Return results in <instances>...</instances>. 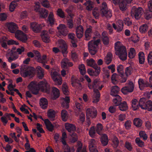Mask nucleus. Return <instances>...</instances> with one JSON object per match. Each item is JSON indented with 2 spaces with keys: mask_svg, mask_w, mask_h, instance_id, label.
Returning <instances> with one entry per match:
<instances>
[{
  "mask_svg": "<svg viewBox=\"0 0 152 152\" xmlns=\"http://www.w3.org/2000/svg\"><path fill=\"white\" fill-rule=\"evenodd\" d=\"M39 105L43 109L47 108L48 104L47 99L45 98H42L39 100Z\"/></svg>",
  "mask_w": 152,
  "mask_h": 152,
  "instance_id": "25",
  "label": "nucleus"
},
{
  "mask_svg": "<svg viewBox=\"0 0 152 152\" xmlns=\"http://www.w3.org/2000/svg\"><path fill=\"white\" fill-rule=\"evenodd\" d=\"M20 0H15V1H13L10 3L9 6V10L10 11H13L15 7L17 5V2L19 1Z\"/></svg>",
  "mask_w": 152,
  "mask_h": 152,
  "instance_id": "44",
  "label": "nucleus"
},
{
  "mask_svg": "<svg viewBox=\"0 0 152 152\" xmlns=\"http://www.w3.org/2000/svg\"><path fill=\"white\" fill-rule=\"evenodd\" d=\"M114 98L113 99V101L115 106H118L121 102L122 98L118 95L114 96Z\"/></svg>",
  "mask_w": 152,
  "mask_h": 152,
  "instance_id": "34",
  "label": "nucleus"
},
{
  "mask_svg": "<svg viewBox=\"0 0 152 152\" xmlns=\"http://www.w3.org/2000/svg\"><path fill=\"white\" fill-rule=\"evenodd\" d=\"M56 15L60 18H64L65 17V13L61 8H58L56 11Z\"/></svg>",
  "mask_w": 152,
  "mask_h": 152,
  "instance_id": "47",
  "label": "nucleus"
},
{
  "mask_svg": "<svg viewBox=\"0 0 152 152\" xmlns=\"http://www.w3.org/2000/svg\"><path fill=\"white\" fill-rule=\"evenodd\" d=\"M127 0H119L118 5L120 10L123 12H124L127 9Z\"/></svg>",
  "mask_w": 152,
  "mask_h": 152,
  "instance_id": "18",
  "label": "nucleus"
},
{
  "mask_svg": "<svg viewBox=\"0 0 152 152\" xmlns=\"http://www.w3.org/2000/svg\"><path fill=\"white\" fill-rule=\"evenodd\" d=\"M41 2L42 5L46 8H49L50 7V4L49 1L47 0H40Z\"/></svg>",
  "mask_w": 152,
  "mask_h": 152,
  "instance_id": "64",
  "label": "nucleus"
},
{
  "mask_svg": "<svg viewBox=\"0 0 152 152\" xmlns=\"http://www.w3.org/2000/svg\"><path fill=\"white\" fill-rule=\"evenodd\" d=\"M30 27L34 32L38 33V24L37 23L34 22L31 23Z\"/></svg>",
  "mask_w": 152,
  "mask_h": 152,
  "instance_id": "45",
  "label": "nucleus"
},
{
  "mask_svg": "<svg viewBox=\"0 0 152 152\" xmlns=\"http://www.w3.org/2000/svg\"><path fill=\"white\" fill-rule=\"evenodd\" d=\"M64 101L62 104V105L66 108H68L69 107V103L70 102L69 97L66 96L64 98Z\"/></svg>",
  "mask_w": 152,
  "mask_h": 152,
  "instance_id": "40",
  "label": "nucleus"
},
{
  "mask_svg": "<svg viewBox=\"0 0 152 152\" xmlns=\"http://www.w3.org/2000/svg\"><path fill=\"white\" fill-rule=\"evenodd\" d=\"M143 15L145 19L148 20L152 18V12L149 10H145Z\"/></svg>",
  "mask_w": 152,
  "mask_h": 152,
  "instance_id": "37",
  "label": "nucleus"
},
{
  "mask_svg": "<svg viewBox=\"0 0 152 152\" xmlns=\"http://www.w3.org/2000/svg\"><path fill=\"white\" fill-rule=\"evenodd\" d=\"M101 7L100 13L102 17L105 16L107 18H110L112 17L111 11L107 10V5L106 2H104L102 3Z\"/></svg>",
  "mask_w": 152,
  "mask_h": 152,
  "instance_id": "8",
  "label": "nucleus"
},
{
  "mask_svg": "<svg viewBox=\"0 0 152 152\" xmlns=\"http://www.w3.org/2000/svg\"><path fill=\"white\" fill-rule=\"evenodd\" d=\"M48 14V11L45 8H39V20L40 18H46Z\"/></svg>",
  "mask_w": 152,
  "mask_h": 152,
  "instance_id": "21",
  "label": "nucleus"
},
{
  "mask_svg": "<svg viewBox=\"0 0 152 152\" xmlns=\"http://www.w3.org/2000/svg\"><path fill=\"white\" fill-rule=\"evenodd\" d=\"M100 138V141L103 146L107 145L109 141L108 137L106 134H102Z\"/></svg>",
  "mask_w": 152,
  "mask_h": 152,
  "instance_id": "23",
  "label": "nucleus"
},
{
  "mask_svg": "<svg viewBox=\"0 0 152 152\" xmlns=\"http://www.w3.org/2000/svg\"><path fill=\"white\" fill-rule=\"evenodd\" d=\"M79 69L81 74L84 75L86 73V69L85 66L83 64H81L79 66Z\"/></svg>",
  "mask_w": 152,
  "mask_h": 152,
  "instance_id": "61",
  "label": "nucleus"
},
{
  "mask_svg": "<svg viewBox=\"0 0 152 152\" xmlns=\"http://www.w3.org/2000/svg\"><path fill=\"white\" fill-rule=\"evenodd\" d=\"M29 90L35 95L38 94V83L35 81H32L30 82L28 86Z\"/></svg>",
  "mask_w": 152,
  "mask_h": 152,
  "instance_id": "11",
  "label": "nucleus"
},
{
  "mask_svg": "<svg viewBox=\"0 0 152 152\" xmlns=\"http://www.w3.org/2000/svg\"><path fill=\"white\" fill-rule=\"evenodd\" d=\"M134 85L132 81H129L128 85L123 87L121 91L124 94H127L129 93L132 92L134 90Z\"/></svg>",
  "mask_w": 152,
  "mask_h": 152,
  "instance_id": "10",
  "label": "nucleus"
},
{
  "mask_svg": "<svg viewBox=\"0 0 152 152\" xmlns=\"http://www.w3.org/2000/svg\"><path fill=\"white\" fill-rule=\"evenodd\" d=\"M76 34L78 39L81 38L84 34V28L82 25L77 26L75 29Z\"/></svg>",
  "mask_w": 152,
  "mask_h": 152,
  "instance_id": "15",
  "label": "nucleus"
},
{
  "mask_svg": "<svg viewBox=\"0 0 152 152\" xmlns=\"http://www.w3.org/2000/svg\"><path fill=\"white\" fill-rule=\"evenodd\" d=\"M113 56L111 53H108L105 58V62L106 64H109L112 61Z\"/></svg>",
  "mask_w": 152,
  "mask_h": 152,
  "instance_id": "43",
  "label": "nucleus"
},
{
  "mask_svg": "<svg viewBox=\"0 0 152 152\" xmlns=\"http://www.w3.org/2000/svg\"><path fill=\"white\" fill-rule=\"evenodd\" d=\"M97 113L96 110L94 107L88 108L86 110V117L95 118L97 116Z\"/></svg>",
  "mask_w": 152,
  "mask_h": 152,
  "instance_id": "12",
  "label": "nucleus"
},
{
  "mask_svg": "<svg viewBox=\"0 0 152 152\" xmlns=\"http://www.w3.org/2000/svg\"><path fill=\"white\" fill-rule=\"evenodd\" d=\"M135 51L134 48H131L128 54V57L130 58H133L135 57Z\"/></svg>",
  "mask_w": 152,
  "mask_h": 152,
  "instance_id": "57",
  "label": "nucleus"
},
{
  "mask_svg": "<svg viewBox=\"0 0 152 152\" xmlns=\"http://www.w3.org/2000/svg\"><path fill=\"white\" fill-rule=\"evenodd\" d=\"M52 92L53 93V99H56L58 98L60 96V91L57 88L53 87L52 88Z\"/></svg>",
  "mask_w": 152,
  "mask_h": 152,
  "instance_id": "31",
  "label": "nucleus"
},
{
  "mask_svg": "<svg viewBox=\"0 0 152 152\" xmlns=\"http://www.w3.org/2000/svg\"><path fill=\"white\" fill-rule=\"evenodd\" d=\"M24 51V48L23 47L20 48H18L16 51L12 50L10 56L8 59V61L10 63L12 61L16 60L18 57V53L19 54H21Z\"/></svg>",
  "mask_w": 152,
  "mask_h": 152,
  "instance_id": "7",
  "label": "nucleus"
},
{
  "mask_svg": "<svg viewBox=\"0 0 152 152\" xmlns=\"http://www.w3.org/2000/svg\"><path fill=\"white\" fill-rule=\"evenodd\" d=\"M62 89L63 93L65 95H68L69 93L68 87L66 83H63Z\"/></svg>",
  "mask_w": 152,
  "mask_h": 152,
  "instance_id": "55",
  "label": "nucleus"
},
{
  "mask_svg": "<svg viewBox=\"0 0 152 152\" xmlns=\"http://www.w3.org/2000/svg\"><path fill=\"white\" fill-rule=\"evenodd\" d=\"M148 101L146 98H142L140 100L139 102L138 103L139 107H140L142 109H144L146 108V105L147 102Z\"/></svg>",
  "mask_w": 152,
  "mask_h": 152,
  "instance_id": "33",
  "label": "nucleus"
},
{
  "mask_svg": "<svg viewBox=\"0 0 152 152\" xmlns=\"http://www.w3.org/2000/svg\"><path fill=\"white\" fill-rule=\"evenodd\" d=\"M97 142L94 139H91L89 141V148L90 152H98L96 145Z\"/></svg>",
  "mask_w": 152,
  "mask_h": 152,
  "instance_id": "14",
  "label": "nucleus"
},
{
  "mask_svg": "<svg viewBox=\"0 0 152 152\" xmlns=\"http://www.w3.org/2000/svg\"><path fill=\"white\" fill-rule=\"evenodd\" d=\"M113 144V147L114 148H116L118 146L119 141L118 138L115 136H114L112 140Z\"/></svg>",
  "mask_w": 152,
  "mask_h": 152,
  "instance_id": "58",
  "label": "nucleus"
},
{
  "mask_svg": "<svg viewBox=\"0 0 152 152\" xmlns=\"http://www.w3.org/2000/svg\"><path fill=\"white\" fill-rule=\"evenodd\" d=\"M102 82L100 81L99 80L97 79H95L93 81L92 84L91 85L88 83V86L89 89H93L94 92L95 93V97L94 98L93 102L96 103L99 100L100 96V93L99 90H101L104 87L103 84H101Z\"/></svg>",
  "mask_w": 152,
  "mask_h": 152,
  "instance_id": "1",
  "label": "nucleus"
},
{
  "mask_svg": "<svg viewBox=\"0 0 152 152\" xmlns=\"http://www.w3.org/2000/svg\"><path fill=\"white\" fill-rule=\"evenodd\" d=\"M80 82V80L76 77H75V76L72 75L71 78V82L72 86L73 87H75L77 86L76 84Z\"/></svg>",
  "mask_w": 152,
  "mask_h": 152,
  "instance_id": "48",
  "label": "nucleus"
},
{
  "mask_svg": "<svg viewBox=\"0 0 152 152\" xmlns=\"http://www.w3.org/2000/svg\"><path fill=\"white\" fill-rule=\"evenodd\" d=\"M92 13L94 18L95 19L99 18V10L97 7H95L92 10Z\"/></svg>",
  "mask_w": 152,
  "mask_h": 152,
  "instance_id": "46",
  "label": "nucleus"
},
{
  "mask_svg": "<svg viewBox=\"0 0 152 152\" xmlns=\"http://www.w3.org/2000/svg\"><path fill=\"white\" fill-rule=\"evenodd\" d=\"M89 134L91 137H94L96 134L95 127L94 126H92L90 128Z\"/></svg>",
  "mask_w": 152,
  "mask_h": 152,
  "instance_id": "52",
  "label": "nucleus"
},
{
  "mask_svg": "<svg viewBox=\"0 0 152 152\" xmlns=\"http://www.w3.org/2000/svg\"><path fill=\"white\" fill-rule=\"evenodd\" d=\"M7 26L9 31L11 33H15L17 31L18 26L13 22H11L8 23Z\"/></svg>",
  "mask_w": 152,
  "mask_h": 152,
  "instance_id": "19",
  "label": "nucleus"
},
{
  "mask_svg": "<svg viewBox=\"0 0 152 152\" xmlns=\"http://www.w3.org/2000/svg\"><path fill=\"white\" fill-rule=\"evenodd\" d=\"M100 42V39H98L96 40H91L88 42V50L91 55H94L97 53Z\"/></svg>",
  "mask_w": 152,
  "mask_h": 152,
  "instance_id": "4",
  "label": "nucleus"
},
{
  "mask_svg": "<svg viewBox=\"0 0 152 152\" xmlns=\"http://www.w3.org/2000/svg\"><path fill=\"white\" fill-rule=\"evenodd\" d=\"M117 23V32H120L122 31L123 29V23L122 22V21L121 20H118Z\"/></svg>",
  "mask_w": 152,
  "mask_h": 152,
  "instance_id": "53",
  "label": "nucleus"
},
{
  "mask_svg": "<svg viewBox=\"0 0 152 152\" xmlns=\"http://www.w3.org/2000/svg\"><path fill=\"white\" fill-rule=\"evenodd\" d=\"M44 123L46 128L50 132H52L54 129V126L48 119H45Z\"/></svg>",
  "mask_w": 152,
  "mask_h": 152,
  "instance_id": "28",
  "label": "nucleus"
},
{
  "mask_svg": "<svg viewBox=\"0 0 152 152\" xmlns=\"http://www.w3.org/2000/svg\"><path fill=\"white\" fill-rule=\"evenodd\" d=\"M120 90V88L118 86H112L111 88L110 94L113 96L118 95Z\"/></svg>",
  "mask_w": 152,
  "mask_h": 152,
  "instance_id": "32",
  "label": "nucleus"
},
{
  "mask_svg": "<svg viewBox=\"0 0 152 152\" xmlns=\"http://www.w3.org/2000/svg\"><path fill=\"white\" fill-rule=\"evenodd\" d=\"M133 124L137 127H141L142 124V121L139 118H135L133 120Z\"/></svg>",
  "mask_w": 152,
  "mask_h": 152,
  "instance_id": "39",
  "label": "nucleus"
},
{
  "mask_svg": "<svg viewBox=\"0 0 152 152\" xmlns=\"http://www.w3.org/2000/svg\"><path fill=\"white\" fill-rule=\"evenodd\" d=\"M119 76L121 77L120 80L121 83L125 82L127 79L128 76L124 74V73L120 74H119Z\"/></svg>",
  "mask_w": 152,
  "mask_h": 152,
  "instance_id": "62",
  "label": "nucleus"
},
{
  "mask_svg": "<svg viewBox=\"0 0 152 152\" xmlns=\"http://www.w3.org/2000/svg\"><path fill=\"white\" fill-rule=\"evenodd\" d=\"M103 73V77L104 79L106 78L108 79L109 78L110 75V72L108 70L105 69L104 68H103L102 70Z\"/></svg>",
  "mask_w": 152,
  "mask_h": 152,
  "instance_id": "60",
  "label": "nucleus"
},
{
  "mask_svg": "<svg viewBox=\"0 0 152 152\" xmlns=\"http://www.w3.org/2000/svg\"><path fill=\"white\" fill-rule=\"evenodd\" d=\"M47 31L44 30L41 32L40 34L42 41L46 43H49L50 41V37Z\"/></svg>",
  "mask_w": 152,
  "mask_h": 152,
  "instance_id": "20",
  "label": "nucleus"
},
{
  "mask_svg": "<svg viewBox=\"0 0 152 152\" xmlns=\"http://www.w3.org/2000/svg\"><path fill=\"white\" fill-rule=\"evenodd\" d=\"M94 2L90 0L87 1L84 4V5L86 6V9L88 11H91L94 7Z\"/></svg>",
  "mask_w": 152,
  "mask_h": 152,
  "instance_id": "26",
  "label": "nucleus"
},
{
  "mask_svg": "<svg viewBox=\"0 0 152 152\" xmlns=\"http://www.w3.org/2000/svg\"><path fill=\"white\" fill-rule=\"evenodd\" d=\"M132 107L134 110H136L139 109V106L138 101L136 99H132Z\"/></svg>",
  "mask_w": 152,
  "mask_h": 152,
  "instance_id": "38",
  "label": "nucleus"
},
{
  "mask_svg": "<svg viewBox=\"0 0 152 152\" xmlns=\"http://www.w3.org/2000/svg\"><path fill=\"white\" fill-rule=\"evenodd\" d=\"M61 65L62 68L68 69V67H72L73 66L72 62H70L69 59L67 58H65L62 59L61 62Z\"/></svg>",
  "mask_w": 152,
  "mask_h": 152,
  "instance_id": "13",
  "label": "nucleus"
},
{
  "mask_svg": "<svg viewBox=\"0 0 152 152\" xmlns=\"http://www.w3.org/2000/svg\"><path fill=\"white\" fill-rule=\"evenodd\" d=\"M139 63L140 64H144L145 61V54L142 52H140L138 54Z\"/></svg>",
  "mask_w": 152,
  "mask_h": 152,
  "instance_id": "36",
  "label": "nucleus"
},
{
  "mask_svg": "<svg viewBox=\"0 0 152 152\" xmlns=\"http://www.w3.org/2000/svg\"><path fill=\"white\" fill-rule=\"evenodd\" d=\"M148 26L147 24H144L140 26L139 28L140 32L142 33H145L148 30Z\"/></svg>",
  "mask_w": 152,
  "mask_h": 152,
  "instance_id": "59",
  "label": "nucleus"
},
{
  "mask_svg": "<svg viewBox=\"0 0 152 152\" xmlns=\"http://www.w3.org/2000/svg\"><path fill=\"white\" fill-rule=\"evenodd\" d=\"M60 48L63 54H67L68 53L67 45L66 44H63L60 46Z\"/></svg>",
  "mask_w": 152,
  "mask_h": 152,
  "instance_id": "56",
  "label": "nucleus"
},
{
  "mask_svg": "<svg viewBox=\"0 0 152 152\" xmlns=\"http://www.w3.org/2000/svg\"><path fill=\"white\" fill-rule=\"evenodd\" d=\"M65 127L66 129L69 132H75L76 130L75 126L72 124L66 123L65 124Z\"/></svg>",
  "mask_w": 152,
  "mask_h": 152,
  "instance_id": "24",
  "label": "nucleus"
},
{
  "mask_svg": "<svg viewBox=\"0 0 152 152\" xmlns=\"http://www.w3.org/2000/svg\"><path fill=\"white\" fill-rule=\"evenodd\" d=\"M92 27L90 26L89 27L87 28L84 32L85 38L86 40H90L91 38L92 33Z\"/></svg>",
  "mask_w": 152,
  "mask_h": 152,
  "instance_id": "16",
  "label": "nucleus"
},
{
  "mask_svg": "<svg viewBox=\"0 0 152 152\" xmlns=\"http://www.w3.org/2000/svg\"><path fill=\"white\" fill-rule=\"evenodd\" d=\"M46 56L45 55H44L41 57L40 53L39 52V62L42 63H47V62L45 61L46 59Z\"/></svg>",
  "mask_w": 152,
  "mask_h": 152,
  "instance_id": "54",
  "label": "nucleus"
},
{
  "mask_svg": "<svg viewBox=\"0 0 152 152\" xmlns=\"http://www.w3.org/2000/svg\"><path fill=\"white\" fill-rule=\"evenodd\" d=\"M20 34L18 35V38L22 42H26L27 40L26 35L22 31H20Z\"/></svg>",
  "mask_w": 152,
  "mask_h": 152,
  "instance_id": "29",
  "label": "nucleus"
},
{
  "mask_svg": "<svg viewBox=\"0 0 152 152\" xmlns=\"http://www.w3.org/2000/svg\"><path fill=\"white\" fill-rule=\"evenodd\" d=\"M61 117L63 121H66L68 118V113L66 110H63L61 112Z\"/></svg>",
  "mask_w": 152,
  "mask_h": 152,
  "instance_id": "49",
  "label": "nucleus"
},
{
  "mask_svg": "<svg viewBox=\"0 0 152 152\" xmlns=\"http://www.w3.org/2000/svg\"><path fill=\"white\" fill-rule=\"evenodd\" d=\"M143 9L141 7H133L131 10V15L133 18H134L137 20L140 19L142 16V13Z\"/></svg>",
  "mask_w": 152,
  "mask_h": 152,
  "instance_id": "6",
  "label": "nucleus"
},
{
  "mask_svg": "<svg viewBox=\"0 0 152 152\" xmlns=\"http://www.w3.org/2000/svg\"><path fill=\"white\" fill-rule=\"evenodd\" d=\"M118 106H119V110L123 111H126L128 109L127 103L125 101L121 102Z\"/></svg>",
  "mask_w": 152,
  "mask_h": 152,
  "instance_id": "35",
  "label": "nucleus"
},
{
  "mask_svg": "<svg viewBox=\"0 0 152 152\" xmlns=\"http://www.w3.org/2000/svg\"><path fill=\"white\" fill-rule=\"evenodd\" d=\"M67 25L68 26V28L69 29H72L74 27V22L73 19H67Z\"/></svg>",
  "mask_w": 152,
  "mask_h": 152,
  "instance_id": "63",
  "label": "nucleus"
},
{
  "mask_svg": "<svg viewBox=\"0 0 152 152\" xmlns=\"http://www.w3.org/2000/svg\"><path fill=\"white\" fill-rule=\"evenodd\" d=\"M39 90L47 94L50 93V85L45 79H44L42 81H39Z\"/></svg>",
  "mask_w": 152,
  "mask_h": 152,
  "instance_id": "5",
  "label": "nucleus"
},
{
  "mask_svg": "<svg viewBox=\"0 0 152 152\" xmlns=\"http://www.w3.org/2000/svg\"><path fill=\"white\" fill-rule=\"evenodd\" d=\"M121 43L118 41L115 44V53L120 58L122 61H125L127 59V53L126 47L121 45Z\"/></svg>",
  "mask_w": 152,
  "mask_h": 152,
  "instance_id": "2",
  "label": "nucleus"
},
{
  "mask_svg": "<svg viewBox=\"0 0 152 152\" xmlns=\"http://www.w3.org/2000/svg\"><path fill=\"white\" fill-rule=\"evenodd\" d=\"M48 21L49 22L50 26H53L54 24L55 19L54 18V15L53 13H50L48 17Z\"/></svg>",
  "mask_w": 152,
  "mask_h": 152,
  "instance_id": "42",
  "label": "nucleus"
},
{
  "mask_svg": "<svg viewBox=\"0 0 152 152\" xmlns=\"http://www.w3.org/2000/svg\"><path fill=\"white\" fill-rule=\"evenodd\" d=\"M45 72L44 69L39 66V79H42L44 77Z\"/></svg>",
  "mask_w": 152,
  "mask_h": 152,
  "instance_id": "51",
  "label": "nucleus"
},
{
  "mask_svg": "<svg viewBox=\"0 0 152 152\" xmlns=\"http://www.w3.org/2000/svg\"><path fill=\"white\" fill-rule=\"evenodd\" d=\"M96 131L97 133L99 135H101L102 134V131L103 130V126L101 123L98 124L96 126Z\"/></svg>",
  "mask_w": 152,
  "mask_h": 152,
  "instance_id": "50",
  "label": "nucleus"
},
{
  "mask_svg": "<svg viewBox=\"0 0 152 152\" xmlns=\"http://www.w3.org/2000/svg\"><path fill=\"white\" fill-rule=\"evenodd\" d=\"M102 40L103 44L105 45H107L109 44V38L108 36V34L106 31H104L102 33Z\"/></svg>",
  "mask_w": 152,
  "mask_h": 152,
  "instance_id": "22",
  "label": "nucleus"
},
{
  "mask_svg": "<svg viewBox=\"0 0 152 152\" xmlns=\"http://www.w3.org/2000/svg\"><path fill=\"white\" fill-rule=\"evenodd\" d=\"M35 69L32 66L24 65L22 66L20 68V75L24 78L27 77H32L35 75Z\"/></svg>",
  "mask_w": 152,
  "mask_h": 152,
  "instance_id": "3",
  "label": "nucleus"
},
{
  "mask_svg": "<svg viewBox=\"0 0 152 152\" xmlns=\"http://www.w3.org/2000/svg\"><path fill=\"white\" fill-rule=\"evenodd\" d=\"M59 33L62 35L66 36L68 34V31L65 25L64 24H60L57 27Z\"/></svg>",
  "mask_w": 152,
  "mask_h": 152,
  "instance_id": "17",
  "label": "nucleus"
},
{
  "mask_svg": "<svg viewBox=\"0 0 152 152\" xmlns=\"http://www.w3.org/2000/svg\"><path fill=\"white\" fill-rule=\"evenodd\" d=\"M56 114L55 111L52 109L49 110L47 112V116L51 121H53L55 120Z\"/></svg>",
  "mask_w": 152,
  "mask_h": 152,
  "instance_id": "30",
  "label": "nucleus"
},
{
  "mask_svg": "<svg viewBox=\"0 0 152 152\" xmlns=\"http://www.w3.org/2000/svg\"><path fill=\"white\" fill-rule=\"evenodd\" d=\"M51 77L56 85H61L62 83V78L60 74L56 71L50 72Z\"/></svg>",
  "mask_w": 152,
  "mask_h": 152,
  "instance_id": "9",
  "label": "nucleus"
},
{
  "mask_svg": "<svg viewBox=\"0 0 152 152\" xmlns=\"http://www.w3.org/2000/svg\"><path fill=\"white\" fill-rule=\"evenodd\" d=\"M87 65L92 67L95 68L97 66H98L95 62V61L92 58L90 60H86Z\"/></svg>",
  "mask_w": 152,
  "mask_h": 152,
  "instance_id": "41",
  "label": "nucleus"
},
{
  "mask_svg": "<svg viewBox=\"0 0 152 152\" xmlns=\"http://www.w3.org/2000/svg\"><path fill=\"white\" fill-rule=\"evenodd\" d=\"M77 145L76 152H87L86 146H84L83 147V144L80 141L77 142Z\"/></svg>",
  "mask_w": 152,
  "mask_h": 152,
  "instance_id": "27",
  "label": "nucleus"
}]
</instances>
